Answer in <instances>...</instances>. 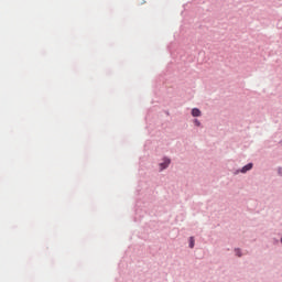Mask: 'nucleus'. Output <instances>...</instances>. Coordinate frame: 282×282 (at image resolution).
Instances as JSON below:
<instances>
[{"mask_svg": "<svg viewBox=\"0 0 282 282\" xmlns=\"http://www.w3.org/2000/svg\"><path fill=\"white\" fill-rule=\"evenodd\" d=\"M169 164H171V159H163V162L160 163L161 171H164V169H169Z\"/></svg>", "mask_w": 282, "mask_h": 282, "instance_id": "nucleus-1", "label": "nucleus"}, {"mask_svg": "<svg viewBox=\"0 0 282 282\" xmlns=\"http://www.w3.org/2000/svg\"><path fill=\"white\" fill-rule=\"evenodd\" d=\"M192 116L194 118H199V116H202V111L197 108H194V109H192Z\"/></svg>", "mask_w": 282, "mask_h": 282, "instance_id": "nucleus-2", "label": "nucleus"}, {"mask_svg": "<svg viewBox=\"0 0 282 282\" xmlns=\"http://www.w3.org/2000/svg\"><path fill=\"white\" fill-rule=\"evenodd\" d=\"M252 169V163H249L247 165H245L241 170L240 173H248V171H251Z\"/></svg>", "mask_w": 282, "mask_h": 282, "instance_id": "nucleus-3", "label": "nucleus"}, {"mask_svg": "<svg viewBox=\"0 0 282 282\" xmlns=\"http://www.w3.org/2000/svg\"><path fill=\"white\" fill-rule=\"evenodd\" d=\"M189 248H195V238L194 237L189 238Z\"/></svg>", "mask_w": 282, "mask_h": 282, "instance_id": "nucleus-4", "label": "nucleus"}, {"mask_svg": "<svg viewBox=\"0 0 282 282\" xmlns=\"http://www.w3.org/2000/svg\"><path fill=\"white\" fill-rule=\"evenodd\" d=\"M194 123L196 124V127H200V122H199V120H197V119H195V121H194Z\"/></svg>", "mask_w": 282, "mask_h": 282, "instance_id": "nucleus-5", "label": "nucleus"}, {"mask_svg": "<svg viewBox=\"0 0 282 282\" xmlns=\"http://www.w3.org/2000/svg\"><path fill=\"white\" fill-rule=\"evenodd\" d=\"M236 254L237 257H241V251H239V249H236Z\"/></svg>", "mask_w": 282, "mask_h": 282, "instance_id": "nucleus-6", "label": "nucleus"}, {"mask_svg": "<svg viewBox=\"0 0 282 282\" xmlns=\"http://www.w3.org/2000/svg\"><path fill=\"white\" fill-rule=\"evenodd\" d=\"M278 173H279V175H282V169L281 167L278 170Z\"/></svg>", "mask_w": 282, "mask_h": 282, "instance_id": "nucleus-7", "label": "nucleus"}]
</instances>
